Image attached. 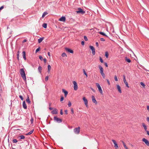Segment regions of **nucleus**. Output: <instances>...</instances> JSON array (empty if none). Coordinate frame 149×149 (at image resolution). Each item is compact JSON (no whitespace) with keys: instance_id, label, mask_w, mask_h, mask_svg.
Returning <instances> with one entry per match:
<instances>
[{"instance_id":"7c9ffc66","label":"nucleus","mask_w":149,"mask_h":149,"mask_svg":"<svg viewBox=\"0 0 149 149\" xmlns=\"http://www.w3.org/2000/svg\"><path fill=\"white\" fill-rule=\"evenodd\" d=\"M19 51H18L17 53V58L18 60H19Z\"/></svg>"},{"instance_id":"ea45409f","label":"nucleus","mask_w":149,"mask_h":149,"mask_svg":"<svg viewBox=\"0 0 149 149\" xmlns=\"http://www.w3.org/2000/svg\"><path fill=\"white\" fill-rule=\"evenodd\" d=\"M19 97L22 100H23L24 99L22 96L21 95H19Z\"/></svg>"},{"instance_id":"5701e85b","label":"nucleus","mask_w":149,"mask_h":149,"mask_svg":"<svg viewBox=\"0 0 149 149\" xmlns=\"http://www.w3.org/2000/svg\"><path fill=\"white\" fill-rule=\"evenodd\" d=\"M44 39L43 38H41L40 39H38V42L39 43H40L42 42L43 40Z\"/></svg>"},{"instance_id":"4d7b16f0","label":"nucleus","mask_w":149,"mask_h":149,"mask_svg":"<svg viewBox=\"0 0 149 149\" xmlns=\"http://www.w3.org/2000/svg\"><path fill=\"white\" fill-rule=\"evenodd\" d=\"M124 146L125 149H128V148L127 147L126 145H125Z\"/></svg>"},{"instance_id":"37998d69","label":"nucleus","mask_w":149,"mask_h":149,"mask_svg":"<svg viewBox=\"0 0 149 149\" xmlns=\"http://www.w3.org/2000/svg\"><path fill=\"white\" fill-rule=\"evenodd\" d=\"M140 84H141V85L142 86H143V87H144L145 86V85L142 82H141V83H140Z\"/></svg>"},{"instance_id":"423d86ee","label":"nucleus","mask_w":149,"mask_h":149,"mask_svg":"<svg viewBox=\"0 0 149 149\" xmlns=\"http://www.w3.org/2000/svg\"><path fill=\"white\" fill-rule=\"evenodd\" d=\"M96 85L98 88V90L100 92V93L102 94L103 93V91L99 84L98 83H96Z\"/></svg>"},{"instance_id":"a19ab883","label":"nucleus","mask_w":149,"mask_h":149,"mask_svg":"<svg viewBox=\"0 0 149 149\" xmlns=\"http://www.w3.org/2000/svg\"><path fill=\"white\" fill-rule=\"evenodd\" d=\"M71 103L70 101H69L68 103V106L69 107H70L71 106Z\"/></svg>"},{"instance_id":"a18cd8bd","label":"nucleus","mask_w":149,"mask_h":149,"mask_svg":"<svg viewBox=\"0 0 149 149\" xmlns=\"http://www.w3.org/2000/svg\"><path fill=\"white\" fill-rule=\"evenodd\" d=\"M48 76H46L45 78V80L46 81H47L48 80Z\"/></svg>"},{"instance_id":"69168bd1","label":"nucleus","mask_w":149,"mask_h":149,"mask_svg":"<svg viewBox=\"0 0 149 149\" xmlns=\"http://www.w3.org/2000/svg\"><path fill=\"white\" fill-rule=\"evenodd\" d=\"M146 132H147V134L149 136V131H147Z\"/></svg>"},{"instance_id":"f03ea898","label":"nucleus","mask_w":149,"mask_h":149,"mask_svg":"<svg viewBox=\"0 0 149 149\" xmlns=\"http://www.w3.org/2000/svg\"><path fill=\"white\" fill-rule=\"evenodd\" d=\"M76 12L77 14H81L82 15H83L85 13V11L83 10L81 8H78L77 10L76 11Z\"/></svg>"},{"instance_id":"473e14b6","label":"nucleus","mask_w":149,"mask_h":149,"mask_svg":"<svg viewBox=\"0 0 149 149\" xmlns=\"http://www.w3.org/2000/svg\"><path fill=\"white\" fill-rule=\"evenodd\" d=\"M83 71L84 73L86 76V77H87V76H88L87 74L86 73V72L85 70L84 69H83Z\"/></svg>"},{"instance_id":"f704fd0d","label":"nucleus","mask_w":149,"mask_h":149,"mask_svg":"<svg viewBox=\"0 0 149 149\" xmlns=\"http://www.w3.org/2000/svg\"><path fill=\"white\" fill-rule=\"evenodd\" d=\"M62 56H63V57H65V56H67V55L65 53H63L62 54Z\"/></svg>"},{"instance_id":"bb28decb","label":"nucleus","mask_w":149,"mask_h":149,"mask_svg":"<svg viewBox=\"0 0 149 149\" xmlns=\"http://www.w3.org/2000/svg\"><path fill=\"white\" fill-rule=\"evenodd\" d=\"M99 33L102 35L104 36H105L106 37H107V36L103 32L100 31Z\"/></svg>"},{"instance_id":"13d9d810","label":"nucleus","mask_w":149,"mask_h":149,"mask_svg":"<svg viewBox=\"0 0 149 149\" xmlns=\"http://www.w3.org/2000/svg\"><path fill=\"white\" fill-rule=\"evenodd\" d=\"M104 63V65H105L107 67H108V65H107V63Z\"/></svg>"},{"instance_id":"bf43d9fd","label":"nucleus","mask_w":149,"mask_h":149,"mask_svg":"<svg viewBox=\"0 0 149 149\" xmlns=\"http://www.w3.org/2000/svg\"><path fill=\"white\" fill-rule=\"evenodd\" d=\"M3 8H4V7H3V6H1V7H0V11Z\"/></svg>"},{"instance_id":"cd10ccee","label":"nucleus","mask_w":149,"mask_h":149,"mask_svg":"<svg viewBox=\"0 0 149 149\" xmlns=\"http://www.w3.org/2000/svg\"><path fill=\"white\" fill-rule=\"evenodd\" d=\"M38 69L40 73H41V71L42 70V67L40 66H39L38 68Z\"/></svg>"},{"instance_id":"864d4df0","label":"nucleus","mask_w":149,"mask_h":149,"mask_svg":"<svg viewBox=\"0 0 149 149\" xmlns=\"http://www.w3.org/2000/svg\"><path fill=\"white\" fill-rule=\"evenodd\" d=\"M95 44H96V45L97 47H98V46H99V44H98V42H96V43H95Z\"/></svg>"},{"instance_id":"b1692460","label":"nucleus","mask_w":149,"mask_h":149,"mask_svg":"<svg viewBox=\"0 0 149 149\" xmlns=\"http://www.w3.org/2000/svg\"><path fill=\"white\" fill-rule=\"evenodd\" d=\"M48 73H49L50 70L51 69V66L49 65H48Z\"/></svg>"},{"instance_id":"c03bdc74","label":"nucleus","mask_w":149,"mask_h":149,"mask_svg":"<svg viewBox=\"0 0 149 149\" xmlns=\"http://www.w3.org/2000/svg\"><path fill=\"white\" fill-rule=\"evenodd\" d=\"M39 58L42 61V60L43 58L41 56H39Z\"/></svg>"},{"instance_id":"2f4dec72","label":"nucleus","mask_w":149,"mask_h":149,"mask_svg":"<svg viewBox=\"0 0 149 149\" xmlns=\"http://www.w3.org/2000/svg\"><path fill=\"white\" fill-rule=\"evenodd\" d=\"M105 56L107 58H108L109 56V54L107 52H106L105 53Z\"/></svg>"},{"instance_id":"72a5a7b5","label":"nucleus","mask_w":149,"mask_h":149,"mask_svg":"<svg viewBox=\"0 0 149 149\" xmlns=\"http://www.w3.org/2000/svg\"><path fill=\"white\" fill-rule=\"evenodd\" d=\"M17 142V141L16 139H14L13 140V143H16Z\"/></svg>"},{"instance_id":"39448f33","label":"nucleus","mask_w":149,"mask_h":149,"mask_svg":"<svg viewBox=\"0 0 149 149\" xmlns=\"http://www.w3.org/2000/svg\"><path fill=\"white\" fill-rule=\"evenodd\" d=\"M80 127H78L74 129V133L77 134H78L79 133L80 131Z\"/></svg>"},{"instance_id":"f3484780","label":"nucleus","mask_w":149,"mask_h":149,"mask_svg":"<svg viewBox=\"0 0 149 149\" xmlns=\"http://www.w3.org/2000/svg\"><path fill=\"white\" fill-rule=\"evenodd\" d=\"M62 92H63L64 93V95L65 96V97H66L68 94V92L67 91H66L64 89H62Z\"/></svg>"},{"instance_id":"f8f14e48","label":"nucleus","mask_w":149,"mask_h":149,"mask_svg":"<svg viewBox=\"0 0 149 149\" xmlns=\"http://www.w3.org/2000/svg\"><path fill=\"white\" fill-rule=\"evenodd\" d=\"M83 100L84 102V104L86 107L88 106V101L86 99L85 97H84L83 98Z\"/></svg>"},{"instance_id":"de8ad7c7","label":"nucleus","mask_w":149,"mask_h":149,"mask_svg":"<svg viewBox=\"0 0 149 149\" xmlns=\"http://www.w3.org/2000/svg\"><path fill=\"white\" fill-rule=\"evenodd\" d=\"M100 61L102 63H103V60L101 57H100Z\"/></svg>"},{"instance_id":"f257e3e1","label":"nucleus","mask_w":149,"mask_h":149,"mask_svg":"<svg viewBox=\"0 0 149 149\" xmlns=\"http://www.w3.org/2000/svg\"><path fill=\"white\" fill-rule=\"evenodd\" d=\"M20 73L23 79L25 81L26 80V78L25 72L23 68H21L20 70Z\"/></svg>"},{"instance_id":"052dcab7","label":"nucleus","mask_w":149,"mask_h":149,"mask_svg":"<svg viewBox=\"0 0 149 149\" xmlns=\"http://www.w3.org/2000/svg\"><path fill=\"white\" fill-rule=\"evenodd\" d=\"M26 41H27V40H26L25 39V40H23V41L22 42H23V43H24V42H26Z\"/></svg>"},{"instance_id":"6ab92c4d","label":"nucleus","mask_w":149,"mask_h":149,"mask_svg":"<svg viewBox=\"0 0 149 149\" xmlns=\"http://www.w3.org/2000/svg\"><path fill=\"white\" fill-rule=\"evenodd\" d=\"M23 107L25 109H26L27 108V106L26 104V103L25 101H24L23 102Z\"/></svg>"},{"instance_id":"7ed1b4c3","label":"nucleus","mask_w":149,"mask_h":149,"mask_svg":"<svg viewBox=\"0 0 149 149\" xmlns=\"http://www.w3.org/2000/svg\"><path fill=\"white\" fill-rule=\"evenodd\" d=\"M98 67H99V68L100 70V73H101V75L104 78H105V74H104V73L103 72V68L100 65H99Z\"/></svg>"},{"instance_id":"3c124183","label":"nucleus","mask_w":149,"mask_h":149,"mask_svg":"<svg viewBox=\"0 0 149 149\" xmlns=\"http://www.w3.org/2000/svg\"><path fill=\"white\" fill-rule=\"evenodd\" d=\"M43 61L45 63H46L47 62V60L45 58L43 59Z\"/></svg>"},{"instance_id":"9b49d317","label":"nucleus","mask_w":149,"mask_h":149,"mask_svg":"<svg viewBox=\"0 0 149 149\" xmlns=\"http://www.w3.org/2000/svg\"><path fill=\"white\" fill-rule=\"evenodd\" d=\"M112 141L113 142V143L114 144V147L116 149H117L118 148V145L116 143V141L114 140H112Z\"/></svg>"},{"instance_id":"5fc2aeb1","label":"nucleus","mask_w":149,"mask_h":149,"mask_svg":"<svg viewBox=\"0 0 149 149\" xmlns=\"http://www.w3.org/2000/svg\"><path fill=\"white\" fill-rule=\"evenodd\" d=\"M65 114H68V111L67 110H65Z\"/></svg>"},{"instance_id":"aec40b11","label":"nucleus","mask_w":149,"mask_h":149,"mask_svg":"<svg viewBox=\"0 0 149 149\" xmlns=\"http://www.w3.org/2000/svg\"><path fill=\"white\" fill-rule=\"evenodd\" d=\"M22 56L24 59V60H26V53L25 52L23 51L22 52Z\"/></svg>"},{"instance_id":"c85d7f7f","label":"nucleus","mask_w":149,"mask_h":149,"mask_svg":"<svg viewBox=\"0 0 149 149\" xmlns=\"http://www.w3.org/2000/svg\"><path fill=\"white\" fill-rule=\"evenodd\" d=\"M42 26L45 28H46L47 27V24L46 23H43L42 24Z\"/></svg>"},{"instance_id":"49530a36","label":"nucleus","mask_w":149,"mask_h":149,"mask_svg":"<svg viewBox=\"0 0 149 149\" xmlns=\"http://www.w3.org/2000/svg\"><path fill=\"white\" fill-rule=\"evenodd\" d=\"M100 40L102 41H105V40L104 38H101L100 39Z\"/></svg>"},{"instance_id":"c756f323","label":"nucleus","mask_w":149,"mask_h":149,"mask_svg":"<svg viewBox=\"0 0 149 149\" xmlns=\"http://www.w3.org/2000/svg\"><path fill=\"white\" fill-rule=\"evenodd\" d=\"M125 60L128 63H130L131 61V60L130 59L127 58V57H126Z\"/></svg>"},{"instance_id":"8fccbe9b","label":"nucleus","mask_w":149,"mask_h":149,"mask_svg":"<svg viewBox=\"0 0 149 149\" xmlns=\"http://www.w3.org/2000/svg\"><path fill=\"white\" fill-rule=\"evenodd\" d=\"M106 80L107 81V83H108V85H110V82L109 80L107 79Z\"/></svg>"},{"instance_id":"680f3d73","label":"nucleus","mask_w":149,"mask_h":149,"mask_svg":"<svg viewBox=\"0 0 149 149\" xmlns=\"http://www.w3.org/2000/svg\"><path fill=\"white\" fill-rule=\"evenodd\" d=\"M60 114L61 115L63 114V112L62 111V110H61V111H60Z\"/></svg>"},{"instance_id":"4c0bfd02","label":"nucleus","mask_w":149,"mask_h":149,"mask_svg":"<svg viewBox=\"0 0 149 149\" xmlns=\"http://www.w3.org/2000/svg\"><path fill=\"white\" fill-rule=\"evenodd\" d=\"M84 39L86 41L88 40V38L86 36H84Z\"/></svg>"},{"instance_id":"20e7f679","label":"nucleus","mask_w":149,"mask_h":149,"mask_svg":"<svg viewBox=\"0 0 149 149\" xmlns=\"http://www.w3.org/2000/svg\"><path fill=\"white\" fill-rule=\"evenodd\" d=\"M54 120L56 122L59 123H61L62 121V119L56 116H54Z\"/></svg>"},{"instance_id":"6e6552de","label":"nucleus","mask_w":149,"mask_h":149,"mask_svg":"<svg viewBox=\"0 0 149 149\" xmlns=\"http://www.w3.org/2000/svg\"><path fill=\"white\" fill-rule=\"evenodd\" d=\"M123 81L124 83L125 84L126 86L128 88H129V86H128V83L126 81L125 78V75H123Z\"/></svg>"},{"instance_id":"774afa93","label":"nucleus","mask_w":149,"mask_h":149,"mask_svg":"<svg viewBox=\"0 0 149 149\" xmlns=\"http://www.w3.org/2000/svg\"><path fill=\"white\" fill-rule=\"evenodd\" d=\"M122 142L123 144V146H124L125 145H126L125 143L123 141H122Z\"/></svg>"},{"instance_id":"9d476101","label":"nucleus","mask_w":149,"mask_h":149,"mask_svg":"<svg viewBox=\"0 0 149 149\" xmlns=\"http://www.w3.org/2000/svg\"><path fill=\"white\" fill-rule=\"evenodd\" d=\"M90 48L92 51V54L93 55H94L95 54V49L94 47L91 46H90Z\"/></svg>"},{"instance_id":"4be33fe9","label":"nucleus","mask_w":149,"mask_h":149,"mask_svg":"<svg viewBox=\"0 0 149 149\" xmlns=\"http://www.w3.org/2000/svg\"><path fill=\"white\" fill-rule=\"evenodd\" d=\"M26 101L27 102H28V103H30L31 102V101L29 100V97L28 95H27V97L26 100Z\"/></svg>"},{"instance_id":"58836bf2","label":"nucleus","mask_w":149,"mask_h":149,"mask_svg":"<svg viewBox=\"0 0 149 149\" xmlns=\"http://www.w3.org/2000/svg\"><path fill=\"white\" fill-rule=\"evenodd\" d=\"M64 100V97L63 96H61V99H60V101L61 102H62V101Z\"/></svg>"},{"instance_id":"e433bc0d","label":"nucleus","mask_w":149,"mask_h":149,"mask_svg":"<svg viewBox=\"0 0 149 149\" xmlns=\"http://www.w3.org/2000/svg\"><path fill=\"white\" fill-rule=\"evenodd\" d=\"M114 79L115 81H118V79L117 78V77L116 75L115 76H114Z\"/></svg>"},{"instance_id":"09e8293b","label":"nucleus","mask_w":149,"mask_h":149,"mask_svg":"<svg viewBox=\"0 0 149 149\" xmlns=\"http://www.w3.org/2000/svg\"><path fill=\"white\" fill-rule=\"evenodd\" d=\"M31 122V123H33V118H32L30 120Z\"/></svg>"},{"instance_id":"1a4fd4ad","label":"nucleus","mask_w":149,"mask_h":149,"mask_svg":"<svg viewBox=\"0 0 149 149\" xmlns=\"http://www.w3.org/2000/svg\"><path fill=\"white\" fill-rule=\"evenodd\" d=\"M142 141L144 142L147 146H149V142L148 140L145 138H143L142 139Z\"/></svg>"},{"instance_id":"ddd939ff","label":"nucleus","mask_w":149,"mask_h":149,"mask_svg":"<svg viewBox=\"0 0 149 149\" xmlns=\"http://www.w3.org/2000/svg\"><path fill=\"white\" fill-rule=\"evenodd\" d=\"M65 50L66 51L69 52L71 53H73V51L69 48H65Z\"/></svg>"},{"instance_id":"e2e57ef3","label":"nucleus","mask_w":149,"mask_h":149,"mask_svg":"<svg viewBox=\"0 0 149 149\" xmlns=\"http://www.w3.org/2000/svg\"><path fill=\"white\" fill-rule=\"evenodd\" d=\"M147 108L148 110L149 111V106L148 105L147 106Z\"/></svg>"},{"instance_id":"79ce46f5","label":"nucleus","mask_w":149,"mask_h":149,"mask_svg":"<svg viewBox=\"0 0 149 149\" xmlns=\"http://www.w3.org/2000/svg\"><path fill=\"white\" fill-rule=\"evenodd\" d=\"M40 49V47H39L38 48L36 51V52L37 53L38 52Z\"/></svg>"},{"instance_id":"412c9836","label":"nucleus","mask_w":149,"mask_h":149,"mask_svg":"<svg viewBox=\"0 0 149 149\" xmlns=\"http://www.w3.org/2000/svg\"><path fill=\"white\" fill-rule=\"evenodd\" d=\"M143 126V127L145 131H147V126L145 125L144 123H143L142 124Z\"/></svg>"},{"instance_id":"6e6d98bb","label":"nucleus","mask_w":149,"mask_h":149,"mask_svg":"<svg viewBox=\"0 0 149 149\" xmlns=\"http://www.w3.org/2000/svg\"><path fill=\"white\" fill-rule=\"evenodd\" d=\"M71 113L72 114H73L74 113V110L73 109H71Z\"/></svg>"},{"instance_id":"0eeeda50","label":"nucleus","mask_w":149,"mask_h":149,"mask_svg":"<svg viewBox=\"0 0 149 149\" xmlns=\"http://www.w3.org/2000/svg\"><path fill=\"white\" fill-rule=\"evenodd\" d=\"M73 83L74 85V90L75 91H77L78 89V86L76 82L75 81H74L73 82Z\"/></svg>"},{"instance_id":"a878e982","label":"nucleus","mask_w":149,"mask_h":149,"mask_svg":"<svg viewBox=\"0 0 149 149\" xmlns=\"http://www.w3.org/2000/svg\"><path fill=\"white\" fill-rule=\"evenodd\" d=\"M34 131V130H31L30 132H29L28 133L26 134L27 135H30Z\"/></svg>"},{"instance_id":"393cba45","label":"nucleus","mask_w":149,"mask_h":149,"mask_svg":"<svg viewBox=\"0 0 149 149\" xmlns=\"http://www.w3.org/2000/svg\"><path fill=\"white\" fill-rule=\"evenodd\" d=\"M47 14H48V13L47 12H44L42 14V17L44 18L45 16V15H46Z\"/></svg>"},{"instance_id":"338daca9","label":"nucleus","mask_w":149,"mask_h":149,"mask_svg":"<svg viewBox=\"0 0 149 149\" xmlns=\"http://www.w3.org/2000/svg\"><path fill=\"white\" fill-rule=\"evenodd\" d=\"M49 109L50 110H52L53 109V108H52V107H49Z\"/></svg>"},{"instance_id":"c9c22d12","label":"nucleus","mask_w":149,"mask_h":149,"mask_svg":"<svg viewBox=\"0 0 149 149\" xmlns=\"http://www.w3.org/2000/svg\"><path fill=\"white\" fill-rule=\"evenodd\" d=\"M21 139H24L25 138V137L23 135H21L20 136Z\"/></svg>"},{"instance_id":"a211bd4d","label":"nucleus","mask_w":149,"mask_h":149,"mask_svg":"<svg viewBox=\"0 0 149 149\" xmlns=\"http://www.w3.org/2000/svg\"><path fill=\"white\" fill-rule=\"evenodd\" d=\"M52 113L53 114H56L58 113L57 110L55 109L52 111Z\"/></svg>"},{"instance_id":"0e129e2a","label":"nucleus","mask_w":149,"mask_h":149,"mask_svg":"<svg viewBox=\"0 0 149 149\" xmlns=\"http://www.w3.org/2000/svg\"><path fill=\"white\" fill-rule=\"evenodd\" d=\"M147 120L149 122V117H147Z\"/></svg>"},{"instance_id":"2eb2a0df","label":"nucleus","mask_w":149,"mask_h":149,"mask_svg":"<svg viewBox=\"0 0 149 149\" xmlns=\"http://www.w3.org/2000/svg\"><path fill=\"white\" fill-rule=\"evenodd\" d=\"M92 102L95 104H96L97 103V102L96 101L95 98L94 96H92Z\"/></svg>"},{"instance_id":"4468645a","label":"nucleus","mask_w":149,"mask_h":149,"mask_svg":"<svg viewBox=\"0 0 149 149\" xmlns=\"http://www.w3.org/2000/svg\"><path fill=\"white\" fill-rule=\"evenodd\" d=\"M66 20L65 17L64 16H62L59 19V20L60 21L65 22Z\"/></svg>"},{"instance_id":"603ef678","label":"nucleus","mask_w":149,"mask_h":149,"mask_svg":"<svg viewBox=\"0 0 149 149\" xmlns=\"http://www.w3.org/2000/svg\"><path fill=\"white\" fill-rule=\"evenodd\" d=\"M81 44L82 45H84V41H82L81 42Z\"/></svg>"},{"instance_id":"dca6fc26","label":"nucleus","mask_w":149,"mask_h":149,"mask_svg":"<svg viewBox=\"0 0 149 149\" xmlns=\"http://www.w3.org/2000/svg\"><path fill=\"white\" fill-rule=\"evenodd\" d=\"M116 86H117V89L118 90V92L120 93H121L122 92V91H121V90L120 89V86L118 85H117Z\"/></svg>"}]
</instances>
